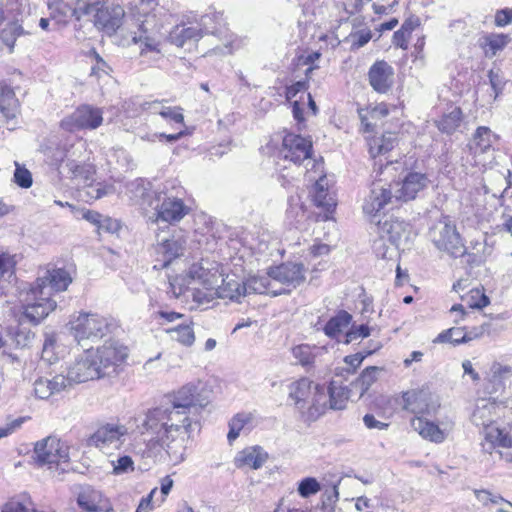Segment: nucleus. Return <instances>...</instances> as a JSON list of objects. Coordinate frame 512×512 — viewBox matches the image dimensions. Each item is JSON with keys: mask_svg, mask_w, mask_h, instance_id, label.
<instances>
[{"mask_svg": "<svg viewBox=\"0 0 512 512\" xmlns=\"http://www.w3.org/2000/svg\"><path fill=\"white\" fill-rule=\"evenodd\" d=\"M465 299L471 308L477 309H482L490 303L489 298L478 288L471 289Z\"/></svg>", "mask_w": 512, "mask_h": 512, "instance_id": "nucleus-50", "label": "nucleus"}, {"mask_svg": "<svg viewBox=\"0 0 512 512\" xmlns=\"http://www.w3.org/2000/svg\"><path fill=\"white\" fill-rule=\"evenodd\" d=\"M378 233L383 241H388L396 249L408 238V224L398 219L390 218L378 221Z\"/></svg>", "mask_w": 512, "mask_h": 512, "instance_id": "nucleus-24", "label": "nucleus"}, {"mask_svg": "<svg viewBox=\"0 0 512 512\" xmlns=\"http://www.w3.org/2000/svg\"><path fill=\"white\" fill-rule=\"evenodd\" d=\"M511 42L508 34L490 33L483 37L481 47L484 49L486 57L492 58L498 52L502 51Z\"/></svg>", "mask_w": 512, "mask_h": 512, "instance_id": "nucleus-34", "label": "nucleus"}, {"mask_svg": "<svg viewBox=\"0 0 512 512\" xmlns=\"http://www.w3.org/2000/svg\"><path fill=\"white\" fill-rule=\"evenodd\" d=\"M35 459L39 465L66 463L69 460V447L55 436L38 441L34 447Z\"/></svg>", "mask_w": 512, "mask_h": 512, "instance_id": "nucleus-10", "label": "nucleus"}, {"mask_svg": "<svg viewBox=\"0 0 512 512\" xmlns=\"http://www.w3.org/2000/svg\"><path fill=\"white\" fill-rule=\"evenodd\" d=\"M308 88L306 81H297L296 83L292 84L291 86H288L286 88L285 96L287 100H291L299 92L305 91Z\"/></svg>", "mask_w": 512, "mask_h": 512, "instance_id": "nucleus-58", "label": "nucleus"}, {"mask_svg": "<svg viewBox=\"0 0 512 512\" xmlns=\"http://www.w3.org/2000/svg\"><path fill=\"white\" fill-rule=\"evenodd\" d=\"M189 273L193 280L199 281L206 290L211 291V299H213L216 294L219 283L224 282L222 274L219 272V265L216 262L209 263L207 261L205 263L194 264L190 268Z\"/></svg>", "mask_w": 512, "mask_h": 512, "instance_id": "nucleus-18", "label": "nucleus"}, {"mask_svg": "<svg viewBox=\"0 0 512 512\" xmlns=\"http://www.w3.org/2000/svg\"><path fill=\"white\" fill-rule=\"evenodd\" d=\"M154 201L155 202L151 207L154 212L149 216V219L157 224H172L179 222L189 210L181 199L168 196L163 192L158 193V195L155 196Z\"/></svg>", "mask_w": 512, "mask_h": 512, "instance_id": "nucleus-8", "label": "nucleus"}, {"mask_svg": "<svg viewBox=\"0 0 512 512\" xmlns=\"http://www.w3.org/2000/svg\"><path fill=\"white\" fill-rule=\"evenodd\" d=\"M192 412L174 405L160 406L149 409L138 418L137 428L141 434H149L152 439L147 447L154 457L164 450L173 464H179L185 459L186 442L190 437L193 423L197 419Z\"/></svg>", "mask_w": 512, "mask_h": 512, "instance_id": "nucleus-2", "label": "nucleus"}, {"mask_svg": "<svg viewBox=\"0 0 512 512\" xmlns=\"http://www.w3.org/2000/svg\"><path fill=\"white\" fill-rule=\"evenodd\" d=\"M305 267L302 263L286 262L268 270L270 279L296 288L305 281Z\"/></svg>", "mask_w": 512, "mask_h": 512, "instance_id": "nucleus-21", "label": "nucleus"}, {"mask_svg": "<svg viewBox=\"0 0 512 512\" xmlns=\"http://www.w3.org/2000/svg\"><path fill=\"white\" fill-rule=\"evenodd\" d=\"M23 34V27L18 23V20L15 19L10 21L0 32V39L9 48V51L12 52L16 39Z\"/></svg>", "mask_w": 512, "mask_h": 512, "instance_id": "nucleus-41", "label": "nucleus"}, {"mask_svg": "<svg viewBox=\"0 0 512 512\" xmlns=\"http://www.w3.org/2000/svg\"><path fill=\"white\" fill-rule=\"evenodd\" d=\"M66 167L68 168V171L71 173L72 177L88 179V174L90 173L89 166L79 164L74 160H70L66 163Z\"/></svg>", "mask_w": 512, "mask_h": 512, "instance_id": "nucleus-56", "label": "nucleus"}, {"mask_svg": "<svg viewBox=\"0 0 512 512\" xmlns=\"http://www.w3.org/2000/svg\"><path fill=\"white\" fill-rule=\"evenodd\" d=\"M349 397V391L343 387H336L332 383L328 389L329 408L333 410H341L345 408Z\"/></svg>", "mask_w": 512, "mask_h": 512, "instance_id": "nucleus-43", "label": "nucleus"}, {"mask_svg": "<svg viewBox=\"0 0 512 512\" xmlns=\"http://www.w3.org/2000/svg\"><path fill=\"white\" fill-rule=\"evenodd\" d=\"M127 357V347L114 340L105 342L101 347L93 351V358L100 377L117 373Z\"/></svg>", "mask_w": 512, "mask_h": 512, "instance_id": "nucleus-7", "label": "nucleus"}, {"mask_svg": "<svg viewBox=\"0 0 512 512\" xmlns=\"http://www.w3.org/2000/svg\"><path fill=\"white\" fill-rule=\"evenodd\" d=\"M292 354L303 367H311L314 363L315 357L312 353V348L307 344L295 346L292 349Z\"/></svg>", "mask_w": 512, "mask_h": 512, "instance_id": "nucleus-48", "label": "nucleus"}, {"mask_svg": "<svg viewBox=\"0 0 512 512\" xmlns=\"http://www.w3.org/2000/svg\"><path fill=\"white\" fill-rule=\"evenodd\" d=\"M475 496L483 505L492 507L494 505V497L498 496V494L487 490H475Z\"/></svg>", "mask_w": 512, "mask_h": 512, "instance_id": "nucleus-60", "label": "nucleus"}, {"mask_svg": "<svg viewBox=\"0 0 512 512\" xmlns=\"http://www.w3.org/2000/svg\"><path fill=\"white\" fill-rule=\"evenodd\" d=\"M312 193L315 205L324 208L327 212L333 211L336 202L328 191V180L326 176L320 177L315 182Z\"/></svg>", "mask_w": 512, "mask_h": 512, "instance_id": "nucleus-33", "label": "nucleus"}, {"mask_svg": "<svg viewBox=\"0 0 512 512\" xmlns=\"http://www.w3.org/2000/svg\"><path fill=\"white\" fill-rule=\"evenodd\" d=\"M462 117V111L460 108L455 107L451 112L445 114L442 119L438 122V128L440 131L451 134L460 125Z\"/></svg>", "mask_w": 512, "mask_h": 512, "instance_id": "nucleus-44", "label": "nucleus"}, {"mask_svg": "<svg viewBox=\"0 0 512 512\" xmlns=\"http://www.w3.org/2000/svg\"><path fill=\"white\" fill-rule=\"evenodd\" d=\"M171 338L185 346H191L195 341L194 331L190 324H181L167 331Z\"/></svg>", "mask_w": 512, "mask_h": 512, "instance_id": "nucleus-46", "label": "nucleus"}, {"mask_svg": "<svg viewBox=\"0 0 512 512\" xmlns=\"http://www.w3.org/2000/svg\"><path fill=\"white\" fill-rule=\"evenodd\" d=\"M69 324L75 340L80 345L87 340L99 341L118 328L114 319L86 312H80L77 316H73Z\"/></svg>", "mask_w": 512, "mask_h": 512, "instance_id": "nucleus-4", "label": "nucleus"}, {"mask_svg": "<svg viewBox=\"0 0 512 512\" xmlns=\"http://www.w3.org/2000/svg\"><path fill=\"white\" fill-rule=\"evenodd\" d=\"M158 244L155 247L156 253L161 255L162 267H167L175 258L183 255L185 241L182 238H165L157 235Z\"/></svg>", "mask_w": 512, "mask_h": 512, "instance_id": "nucleus-27", "label": "nucleus"}, {"mask_svg": "<svg viewBox=\"0 0 512 512\" xmlns=\"http://www.w3.org/2000/svg\"><path fill=\"white\" fill-rule=\"evenodd\" d=\"M213 18H218L217 15L209 16L204 15L201 17L200 25L202 28L198 27H186L185 25H176L173 30L169 32L168 39L169 41L176 45L177 47H183L189 41H198L202 37V32L209 33V22L213 20ZM215 30H211L212 34H215Z\"/></svg>", "mask_w": 512, "mask_h": 512, "instance_id": "nucleus-19", "label": "nucleus"}, {"mask_svg": "<svg viewBox=\"0 0 512 512\" xmlns=\"http://www.w3.org/2000/svg\"><path fill=\"white\" fill-rule=\"evenodd\" d=\"M105 0H49L48 6L53 14L63 18H75L81 20L84 16H90L96 5Z\"/></svg>", "mask_w": 512, "mask_h": 512, "instance_id": "nucleus-15", "label": "nucleus"}, {"mask_svg": "<svg viewBox=\"0 0 512 512\" xmlns=\"http://www.w3.org/2000/svg\"><path fill=\"white\" fill-rule=\"evenodd\" d=\"M156 491L157 488L152 489L146 497L141 499L136 512H150L152 510V498Z\"/></svg>", "mask_w": 512, "mask_h": 512, "instance_id": "nucleus-62", "label": "nucleus"}, {"mask_svg": "<svg viewBox=\"0 0 512 512\" xmlns=\"http://www.w3.org/2000/svg\"><path fill=\"white\" fill-rule=\"evenodd\" d=\"M371 334V328L366 323L355 324L353 323L350 329L345 334L344 343L350 344L358 339H364Z\"/></svg>", "mask_w": 512, "mask_h": 512, "instance_id": "nucleus-49", "label": "nucleus"}, {"mask_svg": "<svg viewBox=\"0 0 512 512\" xmlns=\"http://www.w3.org/2000/svg\"><path fill=\"white\" fill-rule=\"evenodd\" d=\"M103 111L88 104L80 105L61 121V127L68 132L95 130L102 125Z\"/></svg>", "mask_w": 512, "mask_h": 512, "instance_id": "nucleus-9", "label": "nucleus"}, {"mask_svg": "<svg viewBox=\"0 0 512 512\" xmlns=\"http://www.w3.org/2000/svg\"><path fill=\"white\" fill-rule=\"evenodd\" d=\"M351 321L352 315L345 310H340L326 323L324 333L330 338H335L351 324Z\"/></svg>", "mask_w": 512, "mask_h": 512, "instance_id": "nucleus-36", "label": "nucleus"}, {"mask_svg": "<svg viewBox=\"0 0 512 512\" xmlns=\"http://www.w3.org/2000/svg\"><path fill=\"white\" fill-rule=\"evenodd\" d=\"M268 460V453L260 446H252L238 452L234 464L237 468L257 470Z\"/></svg>", "mask_w": 512, "mask_h": 512, "instance_id": "nucleus-29", "label": "nucleus"}, {"mask_svg": "<svg viewBox=\"0 0 512 512\" xmlns=\"http://www.w3.org/2000/svg\"><path fill=\"white\" fill-rule=\"evenodd\" d=\"M443 427L428 421L422 417L415 416L411 419V427L422 438L434 443H442L453 428L452 422L442 424Z\"/></svg>", "mask_w": 512, "mask_h": 512, "instance_id": "nucleus-23", "label": "nucleus"}, {"mask_svg": "<svg viewBox=\"0 0 512 512\" xmlns=\"http://www.w3.org/2000/svg\"><path fill=\"white\" fill-rule=\"evenodd\" d=\"M268 277H250L245 281L247 295L250 294H271L273 296L286 293V290L274 291L271 290V282Z\"/></svg>", "mask_w": 512, "mask_h": 512, "instance_id": "nucleus-37", "label": "nucleus"}, {"mask_svg": "<svg viewBox=\"0 0 512 512\" xmlns=\"http://www.w3.org/2000/svg\"><path fill=\"white\" fill-rule=\"evenodd\" d=\"M67 379L65 375L58 374L52 379L40 377L34 382V393L39 399H48L54 394L65 390Z\"/></svg>", "mask_w": 512, "mask_h": 512, "instance_id": "nucleus-32", "label": "nucleus"}, {"mask_svg": "<svg viewBox=\"0 0 512 512\" xmlns=\"http://www.w3.org/2000/svg\"><path fill=\"white\" fill-rule=\"evenodd\" d=\"M77 502L85 512L113 511L110 503L102 493L91 486H84L78 494Z\"/></svg>", "mask_w": 512, "mask_h": 512, "instance_id": "nucleus-25", "label": "nucleus"}, {"mask_svg": "<svg viewBox=\"0 0 512 512\" xmlns=\"http://www.w3.org/2000/svg\"><path fill=\"white\" fill-rule=\"evenodd\" d=\"M497 512H512V503L500 495L494 497V505Z\"/></svg>", "mask_w": 512, "mask_h": 512, "instance_id": "nucleus-63", "label": "nucleus"}, {"mask_svg": "<svg viewBox=\"0 0 512 512\" xmlns=\"http://www.w3.org/2000/svg\"><path fill=\"white\" fill-rule=\"evenodd\" d=\"M223 287H218L216 289V294L218 293L220 297L229 298L232 301L240 302L242 297L247 296L245 281L238 282L236 280H229L227 282H222Z\"/></svg>", "mask_w": 512, "mask_h": 512, "instance_id": "nucleus-40", "label": "nucleus"}, {"mask_svg": "<svg viewBox=\"0 0 512 512\" xmlns=\"http://www.w3.org/2000/svg\"><path fill=\"white\" fill-rule=\"evenodd\" d=\"M315 384L309 378L303 377L288 385L289 398L294 401L299 410L306 409L310 404L313 386Z\"/></svg>", "mask_w": 512, "mask_h": 512, "instance_id": "nucleus-30", "label": "nucleus"}, {"mask_svg": "<svg viewBox=\"0 0 512 512\" xmlns=\"http://www.w3.org/2000/svg\"><path fill=\"white\" fill-rule=\"evenodd\" d=\"M394 198L393 184L386 188L381 180L375 181L372 184L371 190L363 205V211L366 214L373 215L379 212L388 203H391Z\"/></svg>", "mask_w": 512, "mask_h": 512, "instance_id": "nucleus-22", "label": "nucleus"}, {"mask_svg": "<svg viewBox=\"0 0 512 512\" xmlns=\"http://www.w3.org/2000/svg\"><path fill=\"white\" fill-rule=\"evenodd\" d=\"M35 334L26 328H19L14 335V342L19 348H26L32 345Z\"/></svg>", "mask_w": 512, "mask_h": 512, "instance_id": "nucleus-53", "label": "nucleus"}, {"mask_svg": "<svg viewBox=\"0 0 512 512\" xmlns=\"http://www.w3.org/2000/svg\"><path fill=\"white\" fill-rule=\"evenodd\" d=\"M512 378V366L493 362L488 374V392L501 393L505 390L507 382Z\"/></svg>", "mask_w": 512, "mask_h": 512, "instance_id": "nucleus-31", "label": "nucleus"}, {"mask_svg": "<svg viewBox=\"0 0 512 512\" xmlns=\"http://www.w3.org/2000/svg\"><path fill=\"white\" fill-rule=\"evenodd\" d=\"M113 473L116 475L126 474L134 471V462L128 455L121 456L112 462Z\"/></svg>", "mask_w": 512, "mask_h": 512, "instance_id": "nucleus-52", "label": "nucleus"}, {"mask_svg": "<svg viewBox=\"0 0 512 512\" xmlns=\"http://www.w3.org/2000/svg\"><path fill=\"white\" fill-rule=\"evenodd\" d=\"M147 105V109L152 110L154 113H158L165 119H171L175 123L180 124H183L184 122V116L182 113L183 109L181 107H164L161 106V103L159 101L147 103Z\"/></svg>", "mask_w": 512, "mask_h": 512, "instance_id": "nucleus-42", "label": "nucleus"}, {"mask_svg": "<svg viewBox=\"0 0 512 512\" xmlns=\"http://www.w3.org/2000/svg\"><path fill=\"white\" fill-rule=\"evenodd\" d=\"M16 169L14 172L15 183L22 188H29L32 185V175L30 171L24 167H21L18 163H15Z\"/></svg>", "mask_w": 512, "mask_h": 512, "instance_id": "nucleus-54", "label": "nucleus"}, {"mask_svg": "<svg viewBox=\"0 0 512 512\" xmlns=\"http://www.w3.org/2000/svg\"><path fill=\"white\" fill-rule=\"evenodd\" d=\"M66 387L100 378L96 362L93 358V350L87 349L68 368Z\"/></svg>", "mask_w": 512, "mask_h": 512, "instance_id": "nucleus-14", "label": "nucleus"}, {"mask_svg": "<svg viewBox=\"0 0 512 512\" xmlns=\"http://www.w3.org/2000/svg\"><path fill=\"white\" fill-rule=\"evenodd\" d=\"M327 405H329V402L325 388L319 384H315L313 386L310 404L306 409H313L317 413H322L327 408Z\"/></svg>", "mask_w": 512, "mask_h": 512, "instance_id": "nucleus-45", "label": "nucleus"}, {"mask_svg": "<svg viewBox=\"0 0 512 512\" xmlns=\"http://www.w3.org/2000/svg\"><path fill=\"white\" fill-rule=\"evenodd\" d=\"M19 113L20 103L13 89L0 82V125H6L8 130H14Z\"/></svg>", "mask_w": 512, "mask_h": 512, "instance_id": "nucleus-17", "label": "nucleus"}, {"mask_svg": "<svg viewBox=\"0 0 512 512\" xmlns=\"http://www.w3.org/2000/svg\"><path fill=\"white\" fill-rule=\"evenodd\" d=\"M393 75V68L387 62L377 61L369 69V83L378 93H386L392 87Z\"/></svg>", "mask_w": 512, "mask_h": 512, "instance_id": "nucleus-26", "label": "nucleus"}, {"mask_svg": "<svg viewBox=\"0 0 512 512\" xmlns=\"http://www.w3.org/2000/svg\"><path fill=\"white\" fill-rule=\"evenodd\" d=\"M471 420L476 426H482L484 429V441L481 443L484 452L492 454L496 447H512V428L506 426L501 428L493 424L488 405L476 407Z\"/></svg>", "mask_w": 512, "mask_h": 512, "instance_id": "nucleus-5", "label": "nucleus"}, {"mask_svg": "<svg viewBox=\"0 0 512 512\" xmlns=\"http://www.w3.org/2000/svg\"><path fill=\"white\" fill-rule=\"evenodd\" d=\"M382 369L377 366H369L362 371L360 376L354 382L356 387L360 388V395L362 396L370 386L377 380L378 373Z\"/></svg>", "mask_w": 512, "mask_h": 512, "instance_id": "nucleus-47", "label": "nucleus"}, {"mask_svg": "<svg viewBox=\"0 0 512 512\" xmlns=\"http://www.w3.org/2000/svg\"><path fill=\"white\" fill-rule=\"evenodd\" d=\"M209 393L201 382L188 383L174 394L171 405L193 413L198 410V407L203 408L208 405Z\"/></svg>", "mask_w": 512, "mask_h": 512, "instance_id": "nucleus-11", "label": "nucleus"}, {"mask_svg": "<svg viewBox=\"0 0 512 512\" xmlns=\"http://www.w3.org/2000/svg\"><path fill=\"white\" fill-rule=\"evenodd\" d=\"M254 421V415L251 412H240L237 413L230 421H229V432L227 434V439L231 444L235 441L240 432L247 426H252Z\"/></svg>", "mask_w": 512, "mask_h": 512, "instance_id": "nucleus-38", "label": "nucleus"}, {"mask_svg": "<svg viewBox=\"0 0 512 512\" xmlns=\"http://www.w3.org/2000/svg\"><path fill=\"white\" fill-rule=\"evenodd\" d=\"M280 153L285 160L300 164L311 157L312 143L300 135L288 133L283 138Z\"/></svg>", "mask_w": 512, "mask_h": 512, "instance_id": "nucleus-16", "label": "nucleus"}, {"mask_svg": "<svg viewBox=\"0 0 512 512\" xmlns=\"http://www.w3.org/2000/svg\"><path fill=\"white\" fill-rule=\"evenodd\" d=\"M409 37H410V34L399 29L396 32H394L392 41L396 47H400L402 49H407Z\"/></svg>", "mask_w": 512, "mask_h": 512, "instance_id": "nucleus-61", "label": "nucleus"}, {"mask_svg": "<svg viewBox=\"0 0 512 512\" xmlns=\"http://www.w3.org/2000/svg\"><path fill=\"white\" fill-rule=\"evenodd\" d=\"M2 512H28V509L20 501L11 500L3 506Z\"/></svg>", "mask_w": 512, "mask_h": 512, "instance_id": "nucleus-64", "label": "nucleus"}, {"mask_svg": "<svg viewBox=\"0 0 512 512\" xmlns=\"http://www.w3.org/2000/svg\"><path fill=\"white\" fill-rule=\"evenodd\" d=\"M127 192L131 200L140 205L143 209L152 207L155 202V196L158 195V193L152 190L150 182L141 178L130 182L127 185Z\"/></svg>", "mask_w": 512, "mask_h": 512, "instance_id": "nucleus-28", "label": "nucleus"}, {"mask_svg": "<svg viewBox=\"0 0 512 512\" xmlns=\"http://www.w3.org/2000/svg\"><path fill=\"white\" fill-rule=\"evenodd\" d=\"M431 181L428 176L421 172L409 171L401 181L393 184L394 198L396 201L408 202L416 199Z\"/></svg>", "mask_w": 512, "mask_h": 512, "instance_id": "nucleus-12", "label": "nucleus"}, {"mask_svg": "<svg viewBox=\"0 0 512 512\" xmlns=\"http://www.w3.org/2000/svg\"><path fill=\"white\" fill-rule=\"evenodd\" d=\"M97 228L98 230L114 233L119 230L120 224L117 220L102 215L100 223Z\"/></svg>", "mask_w": 512, "mask_h": 512, "instance_id": "nucleus-57", "label": "nucleus"}, {"mask_svg": "<svg viewBox=\"0 0 512 512\" xmlns=\"http://www.w3.org/2000/svg\"><path fill=\"white\" fill-rule=\"evenodd\" d=\"M397 143V136L393 132H386L381 137L373 138L369 142L370 155L375 158L391 151Z\"/></svg>", "mask_w": 512, "mask_h": 512, "instance_id": "nucleus-35", "label": "nucleus"}, {"mask_svg": "<svg viewBox=\"0 0 512 512\" xmlns=\"http://www.w3.org/2000/svg\"><path fill=\"white\" fill-rule=\"evenodd\" d=\"M429 237L437 249L453 257L463 256L466 252L456 226L448 217H443L431 227Z\"/></svg>", "mask_w": 512, "mask_h": 512, "instance_id": "nucleus-6", "label": "nucleus"}, {"mask_svg": "<svg viewBox=\"0 0 512 512\" xmlns=\"http://www.w3.org/2000/svg\"><path fill=\"white\" fill-rule=\"evenodd\" d=\"M55 344H56L55 336L47 335L44 340L43 347H42L41 357L43 360H46L50 363L57 360V357L55 356V353H54Z\"/></svg>", "mask_w": 512, "mask_h": 512, "instance_id": "nucleus-55", "label": "nucleus"}, {"mask_svg": "<svg viewBox=\"0 0 512 512\" xmlns=\"http://www.w3.org/2000/svg\"><path fill=\"white\" fill-rule=\"evenodd\" d=\"M96 5L91 11L94 25L108 34L116 32L125 25L131 34L133 43L144 45L141 53L145 51L159 52V46L163 37L162 29L165 24H170L173 15L163 6H159L155 0H134L130 3L128 12L122 6L112 5L103 7Z\"/></svg>", "mask_w": 512, "mask_h": 512, "instance_id": "nucleus-1", "label": "nucleus"}, {"mask_svg": "<svg viewBox=\"0 0 512 512\" xmlns=\"http://www.w3.org/2000/svg\"><path fill=\"white\" fill-rule=\"evenodd\" d=\"M496 138L497 136L491 131L490 128L486 126H480L476 129L473 135L470 149L475 147V152L479 151L480 153H484L492 146V143Z\"/></svg>", "mask_w": 512, "mask_h": 512, "instance_id": "nucleus-39", "label": "nucleus"}, {"mask_svg": "<svg viewBox=\"0 0 512 512\" xmlns=\"http://www.w3.org/2000/svg\"><path fill=\"white\" fill-rule=\"evenodd\" d=\"M405 410L418 414H434L440 407L438 398L428 389H412L402 395Z\"/></svg>", "mask_w": 512, "mask_h": 512, "instance_id": "nucleus-13", "label": "nucleus"}, {"mask_svg": "<svg viewBox=\"0 0 512 512\" xmlns=\"http://www.w3.org/2000/svg\"><path fill=\"white\" fill-rule=\"evenodd\" d=\"M127 434L128 430L124 425L106 424L91 435L89 442L100 449L109 446L118 448L125 441Z\"/></svg>", "mask_w": 512, "mask_h": 512, "instance_id": "nucleus-20", "label": "nucleus"}, {"mask_svg": "<svg viewBox=\"0 0 512 512\" xmlns=\"http://www.w3.org/2000/svg\"><path fill=\"white\" fill-rule=\"evenodd\" d=\"M319 482L313 477L304 478L298 485V493L303 498H307L320 491Z\"/></svg>", "mask_w": 512, "mask_h": 512, "instance_id": "nucleus-51", "label": "nucleus"}, {"mask_svg": "<svg viewBox=\"0 0 512 512\" xmlns=\"http://www.w3.org/2000/svg\"><path fill=\"white\" fill-rule=\"evenodd\" d=\"M71 282L72 277L63 268L44 270L34 283L19 292L21 321L33 325L43 321L57 306L52 293L65 291Z\"/></svg>", "mask_w": 512, "mask_h": 512, "instance_id": "nucleus-3", "label": "nucleus"}, {"mask_svg": "<svg viewBox=\"0 0 512 512\" xmlns=\"http://www.w3.org/2000/svg\"><path fill=\"white\" fill-rule=\"evenodd\" d=\"M365 355L362 353V352H359V353H356V354H353V355H348L344 358V362L350 366V370L352 373L355 372L356 368L359 367L361 365V363L363 362V360L365 359Z\"/></svg>", "mask_w": 512, "mask_h": 512, "instance_id": "nucleus-59", "label": "nucleus"}]
</instances>
